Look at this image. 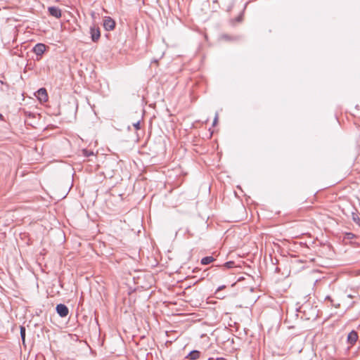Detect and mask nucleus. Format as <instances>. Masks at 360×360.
<instances>
[{
    "instance_id": "nucleus-1",
    "label": "nucleus",
    "mask_w": 360,
    "mask_h": 360,
    "mask_svg": "<svg viewBox=\"0 0 360 360\" xmlns=\"http://www.w3.org/2000/svg\"><path fill=\"white\" fill-rule=\"evenodd\" d=\"M103 27L106 30L111 31L115 27V22L110 17L106 16L103 20Z\"/></svg>"
},
{
    "instance_id": "nucleus-2",
    "label": "nucleus",
    "mask_w": 360,
    "mask_h": 360,
    "mask_svg": "<svg viewBox=\"0 0 360 360\" xmlns=\"http://www.w3.org/2000/svg\"><path fill=\"white\" fill-rule=\"evenodd\" d=\"M58 314L60 317H66L69 313L68 307L63 304H58L56 307Z\"/></svg>"
},
{
    "instance_id": "nucleus-3",
    "label": "nucleus",
    "mask_w": 360,
    "mask_h": 360,
    "mask_svg": "<svg viewBox=\"0 0 360 360\" xmlns=\"http://www.w3.org/2000/svg\"><path fill=\"white\" fill-rule=\"evenodd\" d=\"M46 46L44 44H37L32 49V51L37 56L41 57L46 51Z\"/></svg>"
},
{
    "instance_id": "nucleus-4",
    "label": "nucleus",
    "mask_w": 360,
    "mask_h": 360,
    "mask_svg": "<svg viewBox=\"0 0 360 360\" xmlns=\"http://www.w3.org/2000/svg\"><path fill=\"white\" fill-rule=\"evenodd\" d=\"M91 38L93 41H97L101 37V32L98 27H91L90 28Z\"/></svg>"
},
{
    "instance_id": "nucleus-5",
    "label": "nucleus",
    "mask_w": 360,
    "mask_h": 360,
    "mask_svg": "<svg viewBox=\"0 0 360 360\" xmlns=\"http://www.w3.org/2000/svg\"><path fill=\"white\" fill-rule=\"evenodd\" d=\"M48 11L51 16L56 18H60L61 17V10L58 7L50 6L48 8Z\"/></svg>"
},
{
    "instance_id": "nucleus-6",
    "label": "nucleus",
    "mask_w": 360,
    "mask_h": 360,
    "mask_svg": "<svg viewBox=\"0 0 360 360\" xmlns=\"http://www.w3.org/2000/svg\"><path fill=\"white\" fill-rule=\"evenodd\" d=\"M37 96L40 101H46L48 100V94L46 89L41 88L37 91Z\"/></svg>"
},
{
    "instance_id": "nucleus-7",
    "label": "nucleus",
    "mask_w": 360,
    "mask_h": 360,
    "mask_svg": "<svg viewBox=\"0 0 360 360\" xmlns=\"http://www.w3.org/2000/svg\"><path fill=\"white\" fill-rule=\"evenodd\" d=\"M358 339V334L356 331L352 330L347 335V341L349 344H354Z\"/></svg>"
},
{
    "instance_id": "nucleus-8",
    "label": "nucleus",
    "mask_w": 360,
    "mask_h": 360,
    "mask_svg": "<svg viewBox=\"0 0 360 360\" xmlns=\"http://www.w3.org/2000/svg\"><path fill=\"white\" fill-rule=\"evenodd\" d=\"M200 352L198 350L191 351L187 356L186 359L190 360H195L200 358Z\"/></svg>"
},
{
    "instance_id": "nucleus-9",
    "label": "nucleus",
    "mask_w": 360,
    "mask_h": 360,
    "mask_svg": "<svg viewBox=\"0 0 360 360\" xmlns=\"http://www.w3.org/2000/svg\"><path fill=\"white\" fill-rule=\"evenodd\" d=\"M214 260L215 259L212 256L205 257L201 259V264L203 265H207L212 263Z\"/></svg>"
},
{
    "instance_id": "nucleus-10",
    "label": "nucleus",
    "mask_w": 360,
    "mask_h": 360,
    "mask_svg": "<svg viewBox=\"0 0 360 360\" xmlns=\"http://www.w3.org/2000/svg\"><path fill=\"white\" fill-rule=\"evenodd\" d=\"M352 220L360 226V217L356 213H352Z\"/></svg>"
},
{
    "instance_id": "nucleus-11",
    "label": "nucleus",
    "mask_w": 360,
    "mask_h": 360,
    "mask_svg": "<svg viewBox=\"0 0 360 360\" xmlns=\"http://www.w3.org/2000/svg\"><path fill=\"white\" fill-rule=\"evenodd\" d=\"M20 336L22 342H24L25 339V328L23 326L20 327Z\"/></svg>"
},
{
    "instance_id": "nucleus-12",
    "label": "nucleus",
    "mask_w": 360,
    "mask_h": 360,
    "mask_svg": "<svg viewBox=\"0 0 360 360\" xmlns=\"http://www.w3.org/2000/svg\"><path fill=\"white\" fill-rule=\"evenodd\" d=\"M326 300H328V301L331 303V304H332L333 306H334L335 308H338V307H340V304H334V303H333V299L331 298V297H330V296H327V297H326Z\"/></svg>"
},
{
    "instance_id": "nucleus-13",
    "label": "nucleus",
    "mask_w": 360,
    "mask_h": 360,
    "mask_svg": "<svg viewBox=\"0 0 360 360\" xmlns=\"http://www.w3.org/2000/svg\"><path fill=\"white\" fill-rule=\"evenodd\" d=\"M82 153L84 156L85 157H89L91 155H94V153L92 151L88 150H83Z\"/></svg>"
},
{
    "instance_id": "nucleus-14",
    "label": "nucleus",
    "mask_w": 360,
    "mask_h": 360,
    "mask_svg": "<svg viewBox=\"0 0 360 360\" xmlns=\"http://www.w3.org/2000/svg\"><path fill=\"white\" fill-rule=\"evenodd\" d=\"M224 266L226 267V268H228V269H231V268H233L234 266V262H232V261H230V262H226Z\"/></svg>"
},
{
    "instance_id": "nucleus-15",
    "label": "nucleus",
    "mask_w": 360,
    "mask_h": 360,
    "mask_svg": "<svg viewBox=\"0 0 360 360\" xmlns=\"http://www.w3.org/2000/svg\"><path fill=\"white\" fill-rule=\"evenodd\" d=\"M217 122H218V113H216L215 117H214V120H213V124H212V125H213V126H215V125L217 124Z\"/></svg>"
},
{
    "instance_id": "nucleus-16",
    "label": "nucleus",
    "mask_w": 360,
    "mask_h": 360,
    "mask_svg": "<svg viewBox=\"0 0 360 360\" xmlns=\"http://www.w3.org/2000/svg\"><path fill=\"white\" fill-rule=\"evenodd\" d=\"M133 126L134 127V128H135L136 129H137V130H138V129H140V122H139V121H138V122H136V123H134V124H133Z\"/></svg>"
},
{
    "instance_id": "nucleus-17",
    "label": "nucleus",
    "mask_w": 360,
    "mask_h": 360,
    "mask_svg": "<svg viewBox=\"0 0 360 360\" xmlns=\"http://www.w3.org/2000/svg\"><path fill=\"white\" fill-rule=\"evenodd\" d=\"M0 120H4V116L1 114H0Z\"/></svg>"
},
{
    "instance_id": "nucleus-18",
    "label": "nucleus",
    "mask_w": 360,
    "mask_h": 360,
    "mask_svg": "<svg viewBox=\"0 0 360 360\" xmlns=\"http://www.w3.org/2000/svg\"><path fill=\"white\" fill-rule=\"evenodd\" d=\"M224 288V286L219 287V288H218V290L223 289Z\"/></svg>"
}]
</instances>
